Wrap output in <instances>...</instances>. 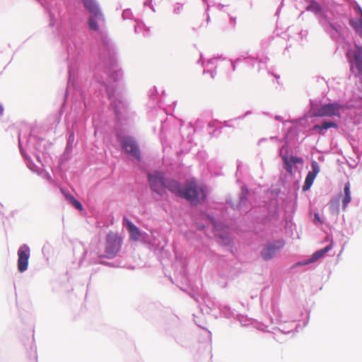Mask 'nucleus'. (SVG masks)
Returning a JSON list of instances; mask_svg holds the SVG:
<instances>
[{"instance_id":"nucleus-1","label":"nucleus","mask_w":362,"mask_h":362,"mask_svg":"<svg viewBox=\"0 0 362 362\" xmlns=\"http://www.w3.org/2000/svg\"><path fill=\"white\" fill-rule=\"evenodd\" d=\"M206 196V187L199 185L194 180H190L185 182L180 197L189 201L193 205H197L204 202Z\"/></svg>"},{"instance_id":"nucleus-2","label":"nucleus","mask_w":362,"mask_h":362,"mask_svg":"<svg viewBox=\"0 0 362 362\" xmlns=\"http://www.w3.org/2000/svg\"><path fill=\"white\" fill-rule=\"evenodd\" d=\"M117 136L124 151L136 160H139L141 152L135 139L130 136H121L119 134H117Z\"/></svg>"},{"instance_id":"nucleus-3","label":"nucleus","mask_w":362,"mask_h":362,"mask_svg":"<svg viewBox=\"0 0 362 362\" xmlns=\"http://www.w3.org/2000/svg\"><path fill=\"white\" fill-rule=\"evenodd\" d=\"M122 239L117 233L110 232L107 234L105 243V257L113 258L120 250Z\"/></svg>"},{"instance_id":"nucleus-4","label":"nucleus","mask_w":362,"mask_h":362,"mask_svg":"<svg viewBox=\"0 0 362 362\" xmlns=\"http://www.w3.org/2000/svg\"><path fill=\"white\" fill-rule=\"evenodd\" d=\"M148 181L151 189L159 195L165 194V177L162 172L155 171L148 174Z\"/></svg>"},{"instance_id":"nucleus-5","label":"nucleus","mask_w":362,"mask_h":362,"mask_svg":"<svg viewBox=\"0 0 362 362\" xmlns=\"http://www.w3.org/2000/svg\"><path fill=\"white\" fill-rule=\"evenodd\" d=\"M351 185L348 182L344 187V195L339 194L338 198L332 199L329 202V208L332 211L339 212V198L341 197L342 209L346 210L349 204L351 201Z\"/></svg>"},{"instance_id":"nucleus-6","label":"nucleus","mask_w":362,"mask_h":362,"mask_svg":"<svg viewBox=\"0 0 362 362\" xmlns=\"http://www.w3.org/2000/svg\"><path fill=\"white\" fill-rule=\"evenodd\" d=\"M341 108V106L337 103L326 104L317 109L313 112V116L320 117L339 116Z\"/></svg>"},{"instance_id":"nucleus-7","label":"nucleus","mask_w":362,"mask_h":362,"mask_svg":"<svg viewBox=\"0 0 362 362\" xmlns=\"http://www.w3.org/2000/svg\"><path fill=\"white\" fill-rule=\"evenodd\" d=\"M30 250L26 245H21L18 251V269L20 272H24L28 267Z\"/></svg>"},{"instance_id":"nucleus-8","label":"nucleus","mask_w":362,"mask_h":362,"mask_svg":"<svg viewBox=\"0 0 362 362\" xmlns=\"http://www.w3.org/2000/svg\"><path fill=\"white\" fill-rule=\"evenodd\" d=\"M347 57L350 62L354 64L359 74H362V47L355 45L354 49L347 52Z\"/></svg>"},{"instance_id":"nucleus-9","label":"nucleus","mask_w":362,"mask_h":362,"mask_svg":"<svg viewBox=\"0 0 362 362\" xmlns=\"http://www.w3.org/2000/svg\"><path fill=\"white\" fill-rule=\"evenodd\" d=\"M284 247L283 242H276L267 245L262 251L261 255L264 260H269Z\"/></svg>"},{"instance_id":"nucleus-10","label":"nucleus","mask_w":362,"mask_h":362,"mask_svg":"<svg viewBox=\"0 0 362 362\" xmlns=\"http://www.w3.org/2000/svg\"><path fill=\"white\" fill-rule=\"evenodd\" d=\"M312 170L308 172L306 175L304 185L303 186V190L307 191L308 190L317 176V175L320 173V166L319 164L316 161H313L311 163Z\"/></svg>"},{"instance_id":"nucleus-11","label":"nucleus","mask_w":362,"mask_h":362,"mask_svg":"<svg viewBox=\"0 0 362 362\" xmlns=\"http://www.w3.org/2000/svg\"><path fill=\"white\" fill-rule=\"evenodd\" d=\"M104 22V17L101 12L92 13L88 18L89 28L94 31H99L100 23Z\"/></svg>"},{"instance_id":"nucleus-12","label":"nucleus","mask_w":362,"mask_h":362,"mask_svg":"<svg viewBox=\"0 0 362 362\" xmlns=\"http://www.w3.org/2000/svg\"><path fill=\"white\" fill-rule=\"evenodd\" d=\"M283 160L284 168L291 175L293 174V165H296L297 164H303V158L298 156H284Z\"/></svg>"},{"instance_id":"nucleus-13","label":"nucleus","mask_w":362,"mask_h":362,"mask_svg":"<svg viewBox=\"0 0 362 362\" xmlns=\"http://www.w3.org/2000/svg\"><path fill=\"white\" fill-rule=\"evenodd\" d=\"M332 247H333V243L332 242L329 245H328L325 247L314 252L312 255L310 259L305 261L303 263L298 262L297 264L298 265H305V264H308L310 263L314 262L317 261V259H320L321 257H322L327 252H329L330 250H332Z\"/></svg>"},{"instance_id":"nucleus-14","label":"nucleus","mask_w":362,"mask_h":362,"mask_svg":"<svg viewBox=\"0 0 362 362\" xmlns=\"http://www.w3.org/2000/svg\"><path fill=\"white\" fill-rule=\"evenodd\" d=\"M166 189L180 197L182 192L180 183L173 179L165 178V190Z\"/></svg>"},{"instance_id":"nucleus-15","label":"nucleus","mask_w":362,"mask_h":362,"mask_svg":"<svg viewBox=\"0 0 362 362\" xmlns=\"http://www.w3.org/2000/svg\"><path fill=\"white\" fill-rule=\"evenodd\" d=\"M123 221L127 226L131 238L134 240H138L141 236L139 229L133 223L125 218L123 219Z\"/></svg>"},{"instance_id":"nucleus-16","label":"nucleus","mask_w":362,"mask_h":362,"mask_svg":"<svg viewBox=\"0 0 362 362\" xmlns=\"http://www.w3.org/2000/svg\"><path fill=\"white\" fill-rule=\"evenodd\" d=\"M83 4L86 9L92 14L101 12L95 0H82Z\"/></svg>"},{"instance_id":"nucleus-17","label":"nucleus","mask_w":362,"mask_h":362,"mask_svg":"<svg viewBox=\"0 0 362 362\" xmlns=\"http://www.w3.org/2000/svg\"><path fill=\"white\" fill-rule=\"evenodd\" d=\"M331 127H337V125L336 123L333 122H324L321 125L316 124L313 127V129H317L319 131V133L320 134H323V130L327 129Z\"/></svg>"},{"instance_id":"nucleus-18","label":"nucleus","mask_w":362,"mask_h":362,"mask_svg":"<svg viewBox=\"0 0 362 362\" xmlns=\"http://www.w3.org/2000/svg\"><path fill=\"white\" fill-rule=\"evenodd\" d=\"M361 18L357 21H351L350 24L354 28L356 32L362 37V9L359 8Z\"/></svg>"},{"instance_id":"nucleus-19","label":"nucleus","mask_w":362,"mask_h":362,"mask_svg":"<svg viewBox=\"0 0 362 362\" xmlns=\"http://www.w3.org/2000/svg\"><path fill=\"white\" fill-rule=\"evenodd\" d=\"M64 194L66 200L71 204H72L75 208H76L77 209H78L80 211H82L83 209L82 204L74 196H72L70 194L64 193Z\"/></svg>"},{"instance_id":"nucleus-20","label":"nucleus","mask_w":362,"mask_h":362,"mask_svg":"<svg viewBox=\"0 0 362 362\" xmlns=\"http://www.w3.org/2000/svg\"><path fill=\"white\" fill-rule=\"evenodd\" d=\"M320 9V6L316 2H313L310 6L307 8V10L319 11Z\"/></svg>"},{"instance_id":"nucleus-21","label":"nucleus","mask_w":362,"mask_h":362,"mask_svg":"<svg viewBox=\"0 0 362 362\" xmlns=\"http://www.w3.org/2000/svg\"><path fill=\"white\" fill-rule=\"evenodd\" d=\"M246 202H247V199L244 195L243 197H240V204L238 206V207H241V206L245 205L246 204Z\"/></svg>"},{"instance_id":"nucleus-22","label":"nucleus","mask_w":362,"mask_h":362,"mask_svg":"<svg viewBox=\"0 0 362 362\" xmlns=\"http://www.w3.org/2000/svg\"><path fill=\"white\" fill-rule=\"evenodd\" d=\"M315 219L317 220L320 223H322V221L320 219L318 214H315Z\"/></svg>"},{"instance_id":"nucleus-23","label":"nucleus","mask_w":362,"mask_h":362,"mask_svg":"<svg viewBox=\"0 0 362 362\" xmlns=\"http://www.w3.org/2000/svg\"><path fill=\"white\" fill-rule=\"evenodd\" d=\"M4 112V107L3 106L0 104V115H2Z\"/></svg>"}]
</instances>
